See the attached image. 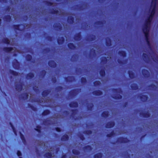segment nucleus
Returning a JSON list of instances; mask_svg holds the SVG:
<instances>
[{
	"mask_svg": "<svg viewBox=\"0 0 158 158\" xmlns=\"http://www.w3.org/2000/svg\"><path fill=\"white\" fill-rule=\"evenodd\" d=\"M142 74L145 78H148L149 77L150 73L149 71L146 69H143L142 70Z\"/></svg>",
	"mask_w": 158,
	"mask_h": 158,
	"instance_id": "obj_8",
	"label": "nucleus"
},
{
	"mask_svg": "<svg viewBox=\"0 0 158 158\" xmlns=\"http://www.w3.org/2000/svg\"><path fill=\"white\" fill-rule=\"evenodd\" d=\"M13 67L16 69H19L20 68V63L16 59H14L12 63Z\"/></svg>",
	"mask_w": 158,
	"mask_h": 158,
	"instance_id": "obj_4",
	"label": "nucleus"
},
{
	"mask_svg": "<svg viewBox=\"0 0 158 158\" xmlns=\"http://www.w3.org/2000/svg\"><path fill=\"white\" fill-rule=\"evenodd\" d=\"M4 19L5 21L10 22L11 21V18L10 15H7L4 16Z\"/></svg>",
	"mask_w": 158,
	"mask_h": 158,
	"instance_id": "obj_26",
	"label": "nucleus"
},
{
	"mask_svg": "<svg viewBox=\"0 0 158 158\" xmlns=\"http://www.w3.org/2000/svg\"><path fill=\"white\" fill-rule=\"evenodd\" d=\"M128 73L129 77L131 79H133L135 77V74L132 71L129 70L128 72Z\"/></svg>",
	"mask_w": 158,
	"mask_h": 158,
	"instance_id": "obj_25",
	"label": "nucleus"
},
{
	"mask_svg": "<svg viewBox=\"0 0 158 158\" xmlns=\"http://www.w3.org/2000/svg\"><path fill=\"white\" fill-rule=\"evenodd\" d=\"M106 45L108 47H110L111 45V40L109 37H107L106 38Z\"/></svg>",
	"mask_w": 158,
	"mask_h": 158,
	"instance_id": "obj_16",
	"label": "nucleus"
},
{
	"mask_svg": "<svg viewBox=\"0 0 158 158\" xmlns=\"http://www.w3.org/2000/svg\"><path fill=\"white\" fill-rule=\"evenodd\" d=\"M67 46L69 49L71 50L75 49L76 48V46L73 43H69Z\"/></svg>",
	"mask_w": 158,
	"mask_h": 158,
	"instance_id": "obj_19",
	"label": "nucleus"
},
{
	"mask_svg": "<svg viewBox=\"0 0 158 158\" xmlns=\"http://www.w3.org/2000/svg\"><path fill=\"white\" fill-rule=\"evenodd\" d=\"M139 98L142 102H145L147 101L148 99V97L147 95L141 94L139 97Z\"/></svg>",
	"mask_w": 158,
	"mask_h": 158,
	"instance_id": "obj_15",
	"label": "nucleus"
},
{
	"mask_svg": "<svg viewBox=\"0 0 158 158\" xmlns=\"http://www.w3.org/2000/svg\"><path fill=\"white\" fill-rule=\"evenodd\" d=\"M44 156L47 158H51L52 157V154L50 152H47L45 153Z\"/></svg>",
	"mask_w": 158,
	"mask_h": 158,
	"instance_id": "obj_42",
	"label": "nucleus"
},
{
	"mask_svg": "<svg viewBox=\"0 0 158 158\" xmlns=\"http://www.w3.org/2000/svg\"><path fill=\"white\" fill-rule=\"evenodd\" d=\"M69 106L71 108H77L78 107V104L77 102L73 101L69 103Z\"/></svg>",
	"mask_w": 158,
	"mask_h": 158,
	"instance_id": "obj_12",
	"label": "nucleus"
},
{
	"mask_svg": "<svg viewBox=\"0 0 158 158\" xmlns=\"http://www.w3.org/2000/svg\"><path fill=\"white\" fill-rule=\"evenodd\" d=\"M81 90V89H75L71 90L69 92V95L72 97H73L77 95Z\"/></svg>",
	"mask_w": 158,
	"mask_h": 158,
	"instance_id": "obj_2",
	"label": "nucleus"
},
{
	"mask_svg": "<svg viewBox=\"0 0 158 158\" xmlns=\"http://www.w3.org/2000/svg\"><path fill=\"white\" fill-rule=\"evenodd\" d=\"M59 13V11L58 10H55L54 9H52L50 13L52 14L57 15Z\"/></svg>",
	"mask_w": 158,
	"mask_h": 158,
	"instance_id": "obj_49",
	"label": "nucleus"
},
{
	"mask_svg": "<svg viewBox=\"0 0 158 158\" xmlns=\"http://www.w3.org/2000/svg\"><path fill=\"white\" fill-rule=\"evenodd\" d=\"M112 91L115 93H120V92H122V90L120 89H118L117 88H113L112 89Z\"/></svg>",
	"mask_w": 158,
	"mask_h": 158,
	"instance_id": "obj_57",
	"label": "nucleus"
},
{
	"mask_svg": "<svg viewBox=\"0 0 158 158\" xmlns=\"http://www.w3.org/2000/svg\"><path fill=\"white\" fill-rule=\"evenodd\" d=\"M50 111L48 109L44 110L42 113L43 116H46L49 114L50 113Z\"/></svg>",
	"mask_w": 158,
	"mask_h": 158,
	"instance_id": "obj_34",
	"label": "nucleus"
},
{
	"mask_svg": "<svg viewBox=\"0 0 158 158\" xmlns=\"http://www.w3.org/2000/svg\"><path fill=\"white\" fill-rule=\"evenodd\" d=\"M156 1H152L151 6V7H156Z\"/></svg>",
	"mask_w": 158,
	"mask_h": 158,
	"instance_id": "obj_56",
	"label": "nucleus"
},
{
	"mask_svg": "<svg viewBox=\"0 0 158 158\" xmlns=\"http://www.w3.org/2000/svg\"><path fill=\"white\" fill-rule=\"evenodd\" d=\"M150 27V25L144 23L142 28V31L144 34L149 33Z\"/></svg>",
	"mask_w": 158,
	"mask_h": 158,
	"instance_id": "obj_3",
	"label": "nucleus"
},
{
	"mask_svg": "<svg viewBox=\"0 0 158 158\" xmlns=\"http://www.w3.org/2000/svg\"><path fill=\"white\" fill-rule=\"evenodd\" d=\"M112 98L115 99L119 100L121 99L122 98V96L119 94H117L112 97Z\"/></svg>",
	"mask_w": 158,
	"mask_h": 158,
	"instance_id": "obj_39",
	"label": "nucleus"
},
{
	"mask_svg": "<svg viewBox=\"0 0 158 158\" xmlns=\"http://www.w3.org/2000/svg\"><path fill=\"white\" fill-rule=\"evenodd\" d=\"M56 90L57 92H60L63 89V87L61 86H57L55 89Z\"/></svg>",
	"mask_w": 158,
	"mask_h": 158,
	"instance_id": "obj_53",
	"label": "nucleus"
},
{
	"mask_svg": "<svg viewBox=\"0 0 158 158\" xmlns=\"http://www.w3.org/2000/svg\"><path fill=\"white\" fill-rule=\"evenodd\" d=\"M50 92L51 91L49 89L44 90L42 93V95L44 98L46 97L49 94Z\"/></svg>",
	"mask_w": 158,
	"mask_h": 158,
	"instance_id": "obj_14",
	"label": "nucleus"
},
{
	"mask_svg": "<svg viewBox=\"0 0 158 158\" xmlns=\"http://www.w3.org/2000/svg\"><path fill=\"white\" fill-rule=\"evenodd\" d=\"M21 25H23V24H17V25H13V27L15 30H18L20 31H23V29H20L19 28V26Z\"/></svg>",
	"mask_w": 158,
	"mask_h": 158,
	"instance_id": "obj_29",
	"label": "nucleus"
},
{
	"mask_svg": "<svg viewBox=\"0 0 158 158\" xmlns=\"http://www.w3.org/2000/svg\"><path fill=\"white\" fill-rule=\"evenodd\" d=\"M89 104V106H87V109L89 111H91L92 109L93 106V104L92 103H90Z\"/></svg>",
	"mask_w": 158,
	"mask_h": 158,
	"instance_id": "obj_58",
	"label": "nucleus"
},
{
	"mask_svg": "<svg viewBox=\"0 0 158 158\" xmlns=\"http://www.w3.org/2000/svg\"><path fill=\"white\" fill-rule=\"evenodd\" d=\"M81 32L76 33L74 37V40L77 41H80L81 39Z\"/></svg>",
	"mask_w": 158,
	"mask_h": 158,
	"instance_id": "obj_7",
	"label": "nucleus"
},
{
	"mask_svg": "<svg viewBox=\"0 0 158 158\" xmlns=\"http://www.w3.org/2000/svg\"><path fill=\"white\" fill-rule=\"evenodd\" d=\"M108 61L107 57L106 56L102 57L101 60V63L103 64H106Z\"/></svg>",
	"mask_w": 158,
	"mask_h": 158,
	"instance_id": "obj_27",
	"label": "nucleus"
},
{
	"mask_svg": "<svg viewBox=\"0 0 158 158\" xmlns=\"http://www.w3.org/2000/svg\"><path fill=\"white\" fill-rule=\"evenodd\" d=\"M142 57L143 59L145 61H147V60L148 56L147 54L145 53H143L142 54Z\"/></svg>",
	"mask_w": 158,
	"mask_h": 158,
	"instance_id": "obj_52",
	"label": "nucleus"
},
{
	"mask_svg": "<svg viewBox=\"0 0 158 158\" xmlns=\"http://www.w3.org/2000/svg\"><path fill=\"white\" fill-rule=\"evenodd\" d=\"M77 110V109L72 110L71 111L72 112V115H75L76 114Z\"/></svg>",
	"mask_w": 158,
	"mask_h": 158,
	"instance_id": "obj_61",
	"label": "nucleus"
},
{
	"mask_svg": "<svg viewBox=\"0 0 158 158\" xmlns=\"http://www.w3.org/2000/svg\"><path fill=\"white\" fill-rule=\"evenodd\" d=\"M74 79V77L73 76H70L64 78V80L67 82H72Z\"/></svg>",
	"mask_w": 158,
	"mask_h": 158,
	"instance_id": "obj_22",
	"label": "nucleus"
},
{
	"mask_svg": "<svg viewBox=\"0 0 158 158\" xmlns=\"http://www.w3.org/2000/svg\"><path fill=\"white\" fill-rule=\"evenodd\" d=\"M28 95L27 93H23L21 96V98L23 100H25L28 98Z\"/></svg>",
	"mask_w": 158,
	"mask_h": 158,
	"instance_id": "obj_38",
	"label": "nucleus"
},
{
	"mask_svg": "<svg viewBox=\"0 0 158 158\" xmlns=\"http://www.w3.org/2000/svg\"><path fill=\"white\" fill-rule=\"evenodd\" d=\"M23 84L22 83H20L19 84H17L15 85V88L16 90L18 91H22L23 88Z\"/></svg>",
	"mask_w": 158,
	"mask_h": 158,
	"instance_id": "obj_9",
	"label": "nucleus"
},
{
	"mask_svg": "<svg viewBox=\"0 0 158 158\" xmlns=\"http://www.w3.org/2000/svg\"><path fill=\"white\" fill-rule=\"evenodd\" d=\"M148 87H149V88L152 90H155L156 88V85L153 84H152L149 85L148 86Z\"/></svg>",
	"mask_w": 158,
	"mask_h": 158,
	"instance_id": "obj_51",
	"label": "nucleus"
},
{
	"mask_svg": "<svg viewBox=\"0 0 158 158\" xmlns=\"http://www.w3.org/2000/svg\"><path fill=\"white\" fill-rule=\"evenodd\" d=\"M92 131L90 130H87L84 131L83 133L85 135H89L92 134Z\"/></svg>",
	"mask_w": 158,
	"mask_h": 158,
	"instance_id": "obj_50",
	"label": "nucleus"
},
{
	"mask_svg": "<svg viewBox=\"0 0 158 158\" xmlns=\"http://www.w3.org/2000/svg\"><path fill=\"white\" fill-rule=\"evenodd\" d=\"M73 153L75 155H78L80 154L79 151L75 149H73L72 150Z\"/></svg>",
	"mask_w": 158,
	"mask_h": 158,
	"instance_id": "obj_45",
	"label": "nucleus"
},
{
	"mask_svg": "<svg viewBox=\"0 0 158 158\" xmlns=\"http://www.w3.org/2000/svg\"><path fill=\"white\" fill-rule=\"evenodd\" d=\"M35 130L37 131L39 133H41V127L39 125L36 126V128H35Z\"/></svg>",
	"mask_w": 158,
	"mask_h": 158,
	"instance_id": "obj_44",
	"label": "nucleus"
},
{
	"mask_svg": "<svg viewBox=\"0 0 158 158\" xmlns=\"http://www.w3.org/2000/svg\"><path fill=\"white\" fill-rule=\"evenodd\" d=\"M96 55V50L93 48H92L90 50L89 56L90 57H93Z\"/></svg>",
	"mask_w": 158,
	"mask_h": 158,
	"instance_id": "obj_36",
	"label": "nucleus"
},
{
	"mask_svg": "<svg viewBox=\"0 0 158 158\" xmlns=\"http://www.w3.org/2000/svg\"><path fill=\"white\" fill-rule=\"evenodd\" d=\"M48 65L52 68H55L56 66V62L53 60H50L48 62Z\"/></svg>",
	"mask_w": 158,
	"mask_h": 158,
	"instance_id": "obj_11",
	"label": "nucleus"
},
{
	"mask_svg": "<svg viewBox=\"0 0 158 158\" xmlns=\"http://www.w3.org/2000/svg\"><path fill=\"white\" fill-rule=\"evenodd\" d=\"M26 59L27 61H30L32 59V56L30 54H27L26 56Z\"/></svg>",
	"mask_w": 158,
	"mask_h": 158,
	"instance_id": "obj_43",
	"label": "nucleus"
},
{
	"mask_svg": "<svg viewBox=\"0 0 158 158\" xmlns=\"http://www.w3.org/2000/svg\"><path fill=\"white\" fill-rule=\"evenodd\" d=\"M78 136L80 139L82 141H83L85 139V138L82 134H80Z\"/></svg>",
	"mask_w": 158,
	"mask_h": 158,
	"instance_id": "obj_62",
	"label": "nucleus"
},
{
	"mask_svg": "<svg viewBox=\"0 0 158 158\" xmlns=\"http://www.w3.org/2000/svg\"><path fill=\"white\" fill-rule=\"evenodd\" d=\"M25 36L28 39H29L31 37V34L29 32L26 33Z\"/></svg>",
	"mask_w": 158,
	"mask_h": 158,
	"instance_id": "obj_63",
	"label": "nucleus"
},
{
	"mask_svg": "<svg viewBox=\"0 0 158 158\" xmlns=\"http://www.w3.org/2000/svg\"><path fill=\"white\" fill-rule=\"evenodd\" d=\"M115 123L114 121H110L106 123L105 125L106 128H111L115 125Z\"/></svg>",
	"mask_w": 158,
	"mask_h": 158,
	"instance_id": "obj_6",
	"label": "nucleus"
},
{
	"mask_svg": "<svg viewBox=\"0 0 158 158\" xmlns=\"http://www.w3.org/2000/svg\"><path fill=\"white\" fill-rule=\"evenodd\" d=\"M34 77V74L32 73H29L27 74L26 75V78L27 79L29 80L33 78Z\"/></svg>",
	"mask_w": 158,
	"mask_h": 158,
	"instance_id": "obj_23",
	"label": "nucleus"
},
{
	"mask_svg": "<svg viewBox=\"0 0 158 158\" xmlns=\"http://www.w3.org/2000/svg\"><path fill=\"white\" fill-rule=\"evenodd\" d=\"M103 156V154L101 152H99L95 154L94 156V158H102Z\"/></svg>",
	"mask_w": 158,
	"mask_h": 158,
	"instance_id": "obj_35",
	"label": "nucleus"
},
{
	"mask_svg": "<svg viewBox=\"0 0 158 158\" xmlns=\"http://www.w3.org/2000/svg\"><path fill=\"white\" fill-rule=\"evenodd\" d=\"M140 116L145 118H148L150 117L151 114L148 112L146 111L145 112H141L140 113Z\"/></svg>",
	"mask_w": 158,
	"mask_h": 158,
	"instance_id": "obj_10",
	"label": "nucleus"
},
{
	"mask_svg": "<svg viewBox=\"0 0 158 158\" xmlns=\"http://www.w3.org/2000/svg\"><path fill=\"white\" fill-rule=\"evenodd\" d=\"M115 134L114 131L112 130L110 133L107 134L106 136L107 137L110 138L114 135Z\"/></svg>",
	"mask_w": 158,
	"mask_h": 158,
	"instance_id": "obj_47",
	"label": "nucleus"
},
{
	"mask_svg": "<svg viewBox=\"0 0 158 158\" xmlns=\"http://www.w3.org/2000/svg\"><path fill=\"white\" fill-rule=\"evenodd\" d=\"M118 54L121 56L125 57L127 56V54L126 52L124 51H119L118 52Z\"/></svg>",
	"mask_w": 158,
	"mask_h": 158,
	"instance_id": "obj_24",
	"label": "nucleus"
},
{
	"mask_svg": "<svg viewBox=\"0 0 158 158\" xmlns=\"http://www.w3.org/2000/svg\"><path fill=\"white\" fill-rule=\"evenodd\" d=\"M9 72L10 74L15 76H17L19 74L18 72L11 69L9 70Z\"/></svg>",
	"mask_w": 158,
	"mask_h": 158,
	"instance_id": "obj_40",
	"label": "nucleus"
},
{
	"mask_svg": "<svg viewBox=\"0 0 158 158\" xmlns=\"http://www.w3.org/2000/svg\"><path fill=\"white\" fill-rule=\"evenodd\" d=\"M99 74L102 77H104L106 74V72L105 69L104 68L103 69H102L99 71Z\"/></svg>",
	"mask_w": 158,
	"mask_h": 158,
	"instance_id": "obj_31",
	"label": "nucleus"
},
{
	"mask_svg": "<svg viewBox=\"0 0 158 158\" xmlns=\"http://www.w3.org/2000/svg\"><path fill=\"white\" fill-rule=\"evenodd\" d=\"M95 39V36L94 35H91L90 38L89 40L90 41H93Z\"/></svg>",
	"mask_w": 158,
	"mask_h": 158,
	"instance_id": "obj_64",
	"label": "nucleus"
},
{
	"mask_svg": "<svg viewBox=\"0 0 158 158\" xmlns=\"http://www.w3.org/2000/svg\"><path fill=\"white\" fill-rule=\"evenodd\" d=\"M83 149L84 150L90 151L92 150V148L91 146L89 145H87L84 147Z\"/></svg>",
	"mask_w": 158,
	"mask_h": 158,
	"instance_id": "obj_37",
	"label": "nucleus"
},
{
	"mask_svg": "<svg viewBox=\"0 0 158 158\" xmlns=\"http://www.w3.org/2000/svg\"><path fill=\"white\" fill-rule=\"evenodd\" d=\"M64 37L63 36L57 39V43L59 45L62 44L64 42Z\"/></svg>",
	"mask_w": 158,
	"mask_h": 158,
	"instance_id": "obj_20",
	"label": "nucleus"
},
{
	"mask_svg": "<svg viewBox=\"0 0 158 158\" xmlns=\"http://www.w3.org/2000/svg\"><path fill=\"white\" fill-rule=\"evenodd\" d=\"M152 20L149 18L147 17L146 19L145 23H146L147 24H149L151 25Z\"/></svg>",
	"mask_w": 158,
	"mask_h": 158,
	"instance_id": "obj_46",
	"label": "nucleus"
},
{
	"mask_svg": "<svg viewBox=\"0 0 158 158\" xmlns=\"http://www.w3.org/2000/svg\"><path fill=\"white\" fill-rule=\"evenodd\" d=\"M50 48H46L43 49V51L45 53H47L50 51Z\"/></svg>",
	"mask_w": 158,
	"mask_h": 158,
	"instance_id": "obj_60",
	"label": "nucleus"
},
{
	"mask_svg": "<svg viewBox=\"0 0 158 158\" xmlns=\"http://www.w3.org/2000/svg\"><path fill=\"white\" fill-rule=\"evenodd\" d=\"M144 34L145 37V40L147 43V45L149 47L151 48V44L149 40V33H144Z\"/></svg>",
	"mask_w": 158,
	"mask_h": 158,
	"instance_id": "obj_5",
	"label": "nucleus"
},
{
	"mask_svg": "<svg viewBox=\"0 0 158 158\" xmlns=\"http://www.w3.org/2000/svg\"><path fill=\"white\" fill-rule=\"evenodd\" d=\"M93 83L95 86H99L101 84V82L99 81H96L94 82Z\"/></svg>",
	"mask_w": 158,
	"mask_h": 158,
	"instance_id": "obj_54",
	"label": "nucleus"
},
{
	"mask_svg": "<svg viewBox=\"0 0 158 158\" xmlns=\"http://www.w3.org/2000/svg\"><path fill=\"white\" fill-rule=\"evenodd\" d=\"M92 94L94 95L99 96L102 95L103 94V92L100 90H97L93 91Z\"/></svg>",
	"mask_w": 158,
	"mask_h": 158,
	"instance_id": "obj_13",
	"label": "nucleus"
},
{
	"mask_svg": "<svg viewBox=\"0 0 158 158\" xmlns=\"http://www.w3.org/2000/svg\"><path fill=\"white\" fill-rule=\"evenodd\" d=\"M109 115V112L108 111H103L101 114L102 116L105 118L108 117Z\"/></svg>",
	"mask_w": 158,
	"mask_h": 158,
	"instance_id": "obj_32",
	"label": "nucleus"
},
{
	"mask_svg": "<svg viewBox=\"0 0 158 158\" xmlns=\"http://www.w3.org/2000/svg\"><path fill=\"white\" fill-rule=\"evenodd\" d=\"M74 19L72 16H69L68 17L67 22L68 23L70 24H72L74 23Z\"/></svg>",
	"mask_w": 158,
	"mask_h": 158,
	"instance_id": "obj_17",
	"label": "nucleus"
},
{
	"mask_svg": "<svg viewBox=\"0 0 158 158\" xmlns=\"http://www.w3.org/2000/svg\"><path fill=\"white\" fill-rule=\"evenodd\" d=\"M2 42L3 43L8 45L10 43V40L7 38H3L2 40Z\"/></svg>",
	"mask_w": 158,
	"mask_h": 158,
	"instance_id": "obj_33",
	"label": "nucleus"
},
{
	"mask_svg": "<svg viewBox=\"0 0 158 158\" xmlns=\"http://www.w3.org/2000/svg\"><path fill=\"white\" fill-rule=\"evenodd\" d=\"M81 83L83 84H85L87 82L86 78L83 77H82L81 78Z\"/></svg>",
	"mask_w": 158,
	"mask_h": 158,
	"instance_id": "obj_48",
	"label": "nucleus"
},
{
	"mask_svg": "<svg viewBox=\"0 0 158 158\" xmlns=\"http://www.w3.org/2000/svg\"><path fill=\"white\" fill-rule=\"evenodd\" d=\"M13 50V48L11 47H4L3 49V51L7 53L10 52Z\"/></svg>",
	"mask_w": 158,
	"mask_h": 158,
	"instance_id": "obj_21",
	"label": "nucleus"
},
{
	"mask_svg": "<svg viewBox=\"0 0 158 158\" xmlns=\"http://www.w3.org/2000/svg\"><path fill=\"white\" fill-rule=\"evenodd\" d=\"M104 23V22L102 21H98L95 23V24L97 25H102Z\"/></svg>",
	"mask_w": 158,
	"mask_h": 158,
	"instance_id": "obj_55",
	"label": "nucleus"
},
{
	"mask_svg": "<svg viewBox=\"0 0 158 158\" xmlns=\"http://www.w3.org/2000/svg\"><path fill=\"white\" fill-rule=\"evenodd\" d=\"M54 27L58 30L61 31L62 29V26L60 23H58L54 25Z\"/></svg>",
	"mask_w": 158,
	"mask_h": 158,
	"instance_id": "obj_30",
	"label": "nucleus"
},
{
	"mask_svg": "<svg viewBox=\"0 0 158 158\" xmlns=\"http://www.w3.org/2000/svg\"><path fill=\"white\" fill-rule=\"evenodd\" d=\"M69 137L67 134L64 135L61 138V140L62 141H66L69 140Z\"/></svg>",
	"mask_w": 158,
	"mask_h": 158,
	"instance_id": "obj_18",
	"label": "nucleus"
},
{
	"mask_svg": "<svg viewBox=\"0 0 158 158\" xmlns=\"http://www.w3.org/2000/svg\"><path fill=\"white\" fill-rule=\"evenodd\" d=\"M46 74V72L45 70H42L40 73V76L42 78H44Z\"/></svg>",
	"mask_w": 158,
	"mask_h": 158,
	"instance_id": "obj_41",
	"label": "nucleus"
},
{
	"mask_svg": "<svg viewBox=\"0 0 158 158\" xmlns=\"http://www.w3.org/2000/svg\"><path fill=\"white\" fill-rule=\"evenodd\" d=\"M45 4L48 6H51L53 4V3L48 1H45Z\"/></svg>",
	"mask_w": 158,
	"mask_h": 158,
	"instance_id": "obj_59",
	"label": "nucleus"
},
{
	"mask_svg": "<svg viewBox=\"0 0 158 158\" xmlns=\"http://www.w3.org/2000/svg\"><path fill=\"white\" fill-rule=\"evenodd\" d=\"M130 141L127 137H120L118 138L116 142L120 143H129Z\"/></svg>",
	"mask_w": 158,
	"mask_h": 158,
	"instance_id": "obj_1",
	"label": "nucleus"
},
{
	"mask_svg": "<svg viewBox=\"0 0 158 158\" xmlns=\"http://www.w3.org/2000/svg\"><path fill=\"white\" fill-rule=\"evenodd\" d=\"M131 87L133 90H137L139 88L138 86L136 83H133L131 85Z\"/></svg>",
	"mask_w": 158,
	"mask_h": 158,
	"instance_id": "obj_28",
	"label": "nucleus"
}]
</instances>
